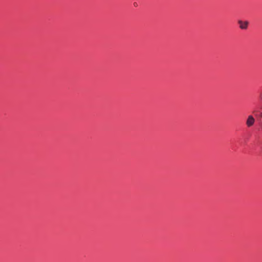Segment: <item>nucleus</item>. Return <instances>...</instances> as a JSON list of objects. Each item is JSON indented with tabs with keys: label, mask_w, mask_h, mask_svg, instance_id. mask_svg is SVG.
Listing matches in <instances>:
<instances>
[{
	"label": "nucleus",
	"mask_w": 262,
	"mask_h": 262,
	"mask_svg": "<svg viewBox=\"0 0 262 262\" xmlns=\"http://www.w3.org/2000/svg\"><path fill=\"white\" fill-rule=\"evenodd\" d=\"M255 122V119L252 115L248 116L246 120V125L248 127H250L252 126Z\"/></svg>",
	"instance_id": "nucleus-1"
},
{
	"label": "nucleus",
	"mask_w": 262,
	"mask_h": 262,
	"mask_svg": "<svg viewBox=\"0 0 262 262\" xmlns=\"http://www.w3.org/2000/svg\"><path fill=\"white\" fill-rule=\"evenodd\" d=\"M238 23L239 24V28L241 29H246L247 28L248 25V21H243L242 20H238Z\"/></svg>",
	"instance_id": "nucleus-2"
},
{
	"label": "nucleus",
	"mask_w": 262,
	"mask_h": 262,
	"mask_svg": "<svg viewBox=\"0 0 262 262\" xmlns=\"http://www.w3.org/2000/svg\"><path fill=\"white\" fill-rule=\"evenodd\" d=\"M260 98L262 99V92L260 94Z\"/></svg>",
	"instance_id": "nucleus-3"
},
{
	"label": "nucleus",
	"mask_w": 262,
	"mask_h": 262,
	"mask_svg": "<svg viewBox=\"0 0 262 262\" xmlns=\"http://www.w3.org/2000/svg\"><path fill=\"white\" fill-rule=\"evenodd\" d=\"M134 5L135 6V7H137V3H134Z\"/></svg>",
	"instance_id": "nucleus-4"
},
{
	"label": "nucleus",
	"mask_w": 262,
	"mask_h": 262,
	"mask_svg": "<svg viewBox=\"0 0 262 262\" xmlns=\"http://www.w3.org/2000/svg\"><path fill=\"white\" fill-rule=\"evenodd\" d=\"M260 117L262 118V113H261V114L260 115Z\"/></svg>",
	"instance_id": "nucleus-5"
}]
</instances>
